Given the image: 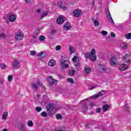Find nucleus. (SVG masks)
I'll list each match as a JSON object with an SVG mask.
<instances>
[{"label":"nucleus","mask_w":131,"mask_h":131,"mask_svg":"<svg viewBox=\"0 0 131 131\" xmlns=\"http://www.w3.org/2000/svg\"><path fill=\"white\" fill-rule=\"evenodd\" d=\"M53 33H54V31H52Z\"/></svg>","instance_id":"nucleus-56"},{"label":"nucleus","mask_w":131,"mask_h":131,"mask_svg":"<svg viewBox=\"0 0 131 131\" xmlns=\"http://www.w3.org/2000/svg\"><path fill=\"white\" fill-rule=\"evenodd\" d=\"M12 66L14 69H18L20 67V62L17 59H15L12 62Z\"/></svg>","instance_id":"nucleus-5"},{"label":"nucleus","mask_w":131,"mask_h":131,"mask_svg":"<svg viewBox=\"0 0 131 131\" xmlns=\"http://www.w3.org/2000/svg\"><path fill=\"white\" fill-rule=\"evenodd\" d=\"M78 59V57L75 56L74 57L72 58V61L73 62H77V59Z\"/></svg>","instance_id":"nucleus-31"},{"label":"nucleus","mask_w":131,"mask_h":131,"mask_svg":"<svg viewBox=\"0 0 131 131\" xmlns=\"http://www.w3.org/2000/svg\"><path fill=\"white\" fill-rule=\"evenodd\" d=\"M27 3H30L31 0H25Z\"/></svg>","instance_id":"nucleus-52"},{"label":"nucleus","mask_w":131,"mask_h":131,"mask_svg":"<svg viewBox=\"0 0 131 131\" xmlns=\"http://www.w3.org/2000/svg\"><path fill=\"white\" fill-rule=\"evenodd\" d=\"M128 68L127 64H121L119 66V70L120 71H124V70H126Z\"/></svg>","instance_id":"nucleus-11"},{"label":"nucleus","mask_w":131,"mask_h":131,"mask_svg":"<svg viewBox=\"0 0 131 131\" xmlns=\"http://www.w3.org/2000/svg\"><path fill=\"white\" fill-rule=\"evenodd\" d=\"M0 67L1 69H3V70H5L6 68H7V66L6 65V64L4 63H1L0 64Z\"/></svg>","instance_id":"nucleus-24"},{"label":"nucleus","mask_w":131,"mask_h":131,"mask_svg":"<svg viewBox=\"0 0 131 131\" xmlns=\"http://www.w3.org/2000/svg\"><path fill=\"white\" fill-rule=\"evenodd\" d=\"M57 6L59 9H62V10H67V7L65 6V4L63 2L59 1L57 3Z\"/></svg>","instance_id":"nucleus-9"},{"label":"nucleus","mask_w":131,"mask_h":131,"mask_svg":"<svg viewBox=\"0 0 131 131\" xmlns=\"http://www.w3.org/2000/svg\"><path fill=\"white\" fill-rule=\"evenodd\" d=\"M37 85H41V83H40V82H39V81H37V84H35L34 83H32V88L34 89V90H35L36 91L38 89Z\"/></svg>","instance_id":"nucleus-14"},{"label":"nucleus","mask_w":131,"mask_h":131,"mask_svg":"<svg viewBox=\"0 0 131 131\" xmlns=\"http://www.w3.org/2000/svg\"><path fill=\"white\" fill-rule=\"evenodd\" d=\"M71 28V26L69 23L66 24L63 27V29L67 31L69 30Z\"/></svg>","instance_id":"nucleus-16"},{"label":"nucleus","mask_w":131,"mask_h":131,"mask_svg":"<svg viewBox=\"0 0 131 131\" xmlns=\"http://www.w3.org/2000/svg\"><path fill=\"white\" fill-rule=\"evenodd\" d=\"M23 36H24V34L22 32H18L15 35V38L17 40H21L22 38H23Z\"/></svg>","instance_id":"nucleus-8"},{"label":"nucleus","mask_w":131,"mask_h":131,"mask_svg":"<svg viewBox=\"0 0 131 131\" xmlns=\"http://www.w3.org/2000/svg\"><path fill=\"white\" fill-rule=\"evenodd\" d=\"M94 25L96 27H98L99 26V23L97 20H94Z\"/></svg>","instance_id":"nucleus-41"},{"label":"nucleus","mask_w":131,"mask_h":131,"mask_svg":"<svg viewBox=\"0 0 131 131\" xmlns=\"http://www.w3.org/2000/svg\"><path fill=\"white\" fill-rule=\"evenodd\" d=\"M101 34H102L103 35H107V34H108V33L107 32V31L102 30L101 31Z\"/></svg>","instance_id":"nucleus-38"},{"label":"nucleus","mask_w":131,"mask_h":131,"mask_svg":"<svg viewBox=\"0 0 131 131\" xmlns=\"http://www.w3.org/2000/svg\"><path fill=\"white\" fill-rule=\"evenodd\" d=\"M39 40H41V41H43L45 40V38L43 36H40L39 38Z\"/></svg>","instance_id":"nucleus-37"},{"label":"nucleus","mask_w":131,"mask_h":131,"mask_svg":"<svg viewBox=\"0 0 131 131\" xmlns=\"http://www.w3.org/2000/svg\"><path fill=\"white\" fill-rule=\"evenodd\" d=\"M41 115L42 117H47V116H48V114L46 112H42L41 113Z\"/></svg>","instance_id":"nucleus-29"},{"label":"nucleus","mask_w":131,"mask_h":131,"mask_svg":"<svg viewBox=\"0 0 131 131\" xmlns=\"http://www.w3.org/2000/svg\"><path fill=\"white\" fill-rule=\"evenodd\" d=\"M36 110L37 112H40V111H41V107H36Z\"/></svg>","instance_id":"nucleus-42"},{"label":"nucleus","mask_w":131,"mask_h":131,"mask_svg":"<svg viewBox=\"0 0 131 131\" xmlns=\"http://www.w3.org/2000/svg\"><path fill=\"white\" fill-rule=\"evenodd\" d=\"M56 51H60L61 50V46L58 45L55 47Z\"/></svg>","instance_id":"nucleus-35"},{"label":"nucleus","mask_w":131,"mask_h":131,"mask_svg":"<svg viewBox=\"0 0 131 131\" xmlns=\"http://www.w3.org/2000/svg\"><path fill=\"white\" fill-rule=\"evenodd\" d=\"M36 12H37V13H40V9H37Z\"/></svg>","instance_id":"nucleus-51"},{"label":"nucleus","mask_w":131,"mask_h":131,"mask_svg":"<svg viewBox=\"0 0 131 131\" xmlns=\"http://www.w3.org/2000/svg\"><path fill=\"white\" fill-rule=\"evenodd\" d=\"M82 109L83 111H86V110H88V106H86V104H85V103H84L83 104Z\"/></svg>","instance_id":"nucleus-23"},{"label":"nucleus","mask_w":131,"mask_h":131,"mask_svg":"<svg viewBox=\"0 0 131 131\" xmlns=\"http://www.w3.org/2000/svg\"><path fill=\"white\" fill-rule=\"evenodd\" d=\"M93 5H95V2H94L92 4Z\"/></svg>","instance_id":"nucleus-55"},{"label":"nucleus","mask_w":131,"mask_h":131,"mask_svg":"<svg viewBox=\"0 0 131 131\" xmlns=\"http://www.w3.org/2000/svg\"><path fill=\"white\" fill-rule=\"evenodd\" d=\"M69 49L71 54H73V53H74V52H75V49H74V47L71 46H70L69 47Z\"/></svg>","instance_id":"nucleus-20"},{"label":"nucleus","mask_w":131,"mask_h":131,"mask_svg":"<svg viewBox=\"0 0 131 131\" xmlns=\"http://www.w3.org/2000/svg\"><path fill=\"white\" fill-rule=\"evenodd\" d=\"M48 81L50 82L51 85H55L58 83V80L53 79L52 76H49L48 78Z\"/></svg>","instance_id":"nucleus-6"},{"label":"nucleus","mask_w":131,"mask_h":131,"mask_svg":"<svg viewBox=\"0 0 131 131\" xmlns=\"http://www.w3.org/2000/svg\"><path fill=\"white\" fill-rule=\"evenodd\" d=\"M65 21V19H64V18H63L61 16L59 17L57 19V22L58 24H63V23H64V21Z\"/></svg>","instance_id":"nucleus-13"},{"label":"nucleus","mask_w":131,"mask_h":131,"mask_svg":"<svg viewBox=\"0 0 131 131\" xmlns=\"http://www.w3.org/2000/svg\"><path fill=\"white\" fill-rule=\"evenodd\" d=\"M74 65L75 67H78V66H79V63L76 61H74Z\"/></svg>","instance_id":"nucleus-40"},{"label":"nucleus","mask_w":131,"mask_h":131,"mask_svg":"<svg viewBox=\"0 0 131 131\" xmlns=\"http://www.w3.org/2000/svg\"><path fill=\"white\" fill-rule=\"evenodd\" d=\"M105 93V91L102 90L99 92H98L97 94H95L91 97L92 99H98V98H100V97H102L103 95H104Z\"/></svg>","instance_id":"nucleus-4"},{"label":"nucleus","mask_w":131,"mask_h":131,"mask_svg":"<svg viewBox=\"0 0 131 131\" xmlns=\"http://www.w3.org/2000/svg\"><path fill=\"white\" fill-rule=\"evenodd\" d=\"M126 37L127 39H131V33L126 35Z\"/></svg>","instance_id":"nucleus-32"},{"label":"nucleus","mask_w":131,"mask_h":131,"mask_svg":"<svg viewBox=\"0 0 131 131\" xmlns=\"http://www.w3.org/2000/svg\"><path fill=\"white\" fill-rule=\"evenodd\" d=\"M84 101H90L89 99H85L84 100Z\"/></svg>","instance_id":"nucleus-53"},{"label":"nucleus","mask_w":131,"mask_h":131,"mask_svg":"<svg viewBox=\"0 0 131 131\" xmlns=\"http://www.w3.org/2000/svg\"><path fill=\"white\" fill-rule=\"evenodd\" d=\"M5 36H6L5 34H0V38H4V37H5Z\"/></svg>","instance_id":"nucleus-46"},{"label":"nucleus","mask_w":131,"mask_h":131,"mask_svg":"<svg viewBox=\"0 0 131 131\" xmlns=\"http://www.w3.org/2000/svg\"><path fill=\"white\" fill-rule=\"evenodd\" d=\"M90 105H91V106H95V104L94 103H93V102H91L90 103Z\"/></svg>","instance_id":"nucleus-49"},{"label":"nucleus","mask_w":131,"mask_h":131,"mask_svg":"<svg viewBox=\"0 0 131 131\" xmlns=\"http://www.w3.org/2000/svg\"><path fill=\"white\" fill-rule=\"evenodd\" d=\"M92 71L91 68L90 67H86L84 69V74L85 75H88V74H90V73Z\"/></svg>","instance_id":"nucleus-15"},{"label":"nucleus","mask_w":131,"mask_h":131,"mask_svg":"<svg viewBox=\"0 0 131 131\" xmlns=\"http://www.w3.org/2000/svg\"><path fill=\"white\" fill-rule=\"evenodd\" d=\"M30 53L31 55H32V56H34V55H36V52L34 51H31Z\"/></svg>","instance_id":"nucleus-39"},{"label":"nucleus","mask_w":131,"mask_h":131,"mask_svg":"<svg viewBox=\"0 0 131 131\" xmlns=\"http://www.w3.org/2000/svg\"><path fill=\"white\" fill-rule=\"evenodd\" d=\"M106 14L107 15V16H110V18H111V14H110L109 10H107V11H106Z\"/></svg>","instance_id":"nucleus-43"},{"label":"nucleus","mask_w":131,"mask_h":131,"mask_svg":"<svg viewBox=\"0 0 131 131\" xmlns=\"http://www.w3.org/2000/svg\"><path fill=\"white\" fill-rule=\"evenodd\" d=\"M19 127L20 128V129L23 131H26V127H25V126L23 124H21L20 126H19Z\"/></svg>","instance_id":"nucleus-25"},{"label":"nucleus","mask_w":131,"mask_h":131,"mask_svg":"<svg viewBox=\"0 0 131 131\" xmlns=\"http://www.w3.org/2000/svg\"><path fill=\"white\" fill-rule=\"evenodd\" d=\"M8 81H12L13 80V76L9 75L8 77Z\"/></svg>","instance_id":"nucleus-34"},{"label":"nucleus","mask_w":131,"mask_h":131,"mask_svg":"<svg viewBox=\"0 0 131 131\" xmlns=\"http://www.w3.org/2000/svg\"><path fill=\"white\" fill-rule=\"evenodd\" d=\"M48 64H49V66L53 67V66H54V65H55L56 64V61H55V60H54V59H51L49 61Z\"/></svg>","instance_id":"nucleus-18"},{"label":"nucleus","mask_w":131,"mask_h":131,"mask_svg":"<svg viewBox=\"0 0 131 131\" xmlns=\"http://www.w3.org/2000/svg\"><path fill=\"white\" fill-rule=\"evenodd\" d=\"M96 54V50L95 49H92L91 51V54L88 53H85L84 54V56L87 59H90L91 61H96L97 57L95 55Z\"/></svg>","instance_id":"nucleus-1"},{"label":"nucleus","mask_w":131,"mask_h":131,"mask_svg":"<svg viewBox=\"0 0 131 131\" xmlns=\"http://www.w3.org/2000/svg\"><path fill=\"white\" fill-rule=\"evenodd\" d=\"M2 131H8V130L6 128H5Z\"/></svg>","instance_id":"nucleus-54"},{"label":"nucleus","mask_w":131,"mask_h":131,"mask_svg":"<svg viewBox=\"0 0 131 131\" xmlns=\"http://www.w3.org/2000/svg\"><path fill=\"white\" fill-rule=\"evenodd\" d=\"M68 82H70L72 84H73L74 83V82L73 81V79L72 78H69L68 79Z\"/></svg>","instance_id":"nucleus-33"},{"label":"nucleus","mask_w":131,"mask_h":131,"mask_svg":"<svg viewBox=\"0 0 131 131\" xmlns=\"http://www.w3.org/2000/svg\"><path fill=\"white\" fill-rule=\"evenodd\" d=\"M60 66L62 68H68L69 67V59L64 56L61 57L60 60Z\"/></svg>","instance_id":"nucleus-2"},{"label":"nucleus","mask_w":131,"mask_h":131,"mask_svg":"<svg viewBox=\"0 0 131 131\" xmlns=\"http://www.w3.org/2000/svg\"><path fill=\"white\" fill-rule=\"evenodd\" d=\"M95 88H97V86H92L91 88H90V91H92V90L95 89Z\"/></svg>","instance_id":"nucleus-48"},{"label":"nucleus","mask_w":131,"mask_h":131,"mask_svg":"<svg viewBox=\"0 0 131 131\" xmlns=\"http://www.w3.org/2000/svg\"><path fill=\"white\" fill-rule=\"evenodd\" d=\"M28 126H33V122H32V121H29L28 122Z\"/></svg>","instance_id":"nucleus-36"},{"label":"nucleus","mask_w":131,"mask_h":131,"mask_svg":"<svg viewBox=\"0 0 131 131\" xmlns=\"http://www.w3.org/2000/svg\"><path fill=\"white\" fill-rule=\"evenodd\" d=\"M121 48H122V49H125L127 48V45L124 43H122L121 44Z\"/></svg>","instance_id":"nucleus-26"},{"label":"nucleus","mask_w":131,"mask_h":131,"mask_svg":"<svg viewBox=\"0 0 131 131\" xmlns=\"http://www.w3.org/2000/svg\"><path fill=\"white\" fill-rule=\"evenodd\" d=\"M109 108H110V106L108 104H105L103 106L102 109L103 111L106 112Z\"/></svg>","instance_id":"nucleus-19"},{"label":"nucleus","mask_w":131,"mask_h":131,"mask_svg":"<svg viewBox=\"0 0 131 131\" xmlns=\"http://www.w3.org/2000/svg\"><path fill=\"white\" fill-rule=\"evenodd\" d=\"M110 22L112 23V24H114V21H113V19H112V17L111 16V19H109Z\"/></svg>","instance_id":"nucleus-44"},{"label":"nucleus","mask_w":131,"mask_h":131,"mask_svg":"<svg viewBox=\"0 0 131 131\" xmlns=\"http://www.w3.org/2000/svg\"><path fill=\"white\" fill-rule=\"evenodd\" d=\"M99 69L100 72H106V73H110V69L109 68H107L102 65H99Z\"/></svg>","instance_id":"nucleus-3"},{"label":"nucleus","mask_w":131,"mask_h":131,"mask_svg":"<svg viewBox=\"0 0 131 131\" xmlns=\"http://www.w3.org/2000/svg\"><path fill=\"white\" fill-rule=\"evenodd\" d=\"M131 60V56L129 54H126L123 57V61L125 62V63H130Z\"/></svg>","instance_id":"nucleus-7"},{"label":"nucleus","mask_w":131,"mask_h":131,"mask_svg":"<svg viewBox=\"0 0 131 131\" xmlns=\"http://www.w3.org/2000/svg\"><path fill=\"white\" fill-rule=\"evenodd\" d=\"M46 16H48V11H45V12L42 13L41 18L42 19V18H45Z\"/></svg>","instance_id":"nucleus-27"},{"label":"nucleus","mask_w":131,"mask_h":131,"mask_svg":"<svg viewBox=\"0 0 131 131\" xmlns=\"http://www.w3.org/2000/svg\"><path fill=\"white\" fill-rule=\"evenodd\" d=\"M56 118L57 119H62V116H61V114H58L56 115Z\"/></svg>","instance_id":"nucleus-30"},{"label":"nucleus","mask_w":131,"mask_h":131,"mask_svg":"<svg viewBox=\"0 0 131 131\" xmlns=\"http://www.w3.org/2000/svg\"><path fill=\"white\" fill-rule=\"evenodd\" d=\"M111 36L112 37H115V34L113 32H112L111 33Z\"/></svg>","instance_id":"nucleus-45"},{"label":"nucleus","mask_w":131,"mask_h":131,"mask_svg":"<svg viewBox=\"0 0 131 131\" xmlns=\"http://www.w3.org/2000/svg\"><path fill=\"white\" fill-rule=\"evenodd\" d=\"M8 116V112H5L3 115V119L4 120H6L7 119V117Z\"/></svg>","instance_id":"nucleus-22"},{"label":"nucleus","mask_w":131,"mask_h":131,"mask_svg":"<svg viewBox=\"0 0 131 131\" xmlns=\"http://www.w3.org/2000/svg\"><path fill=\"white\" fill-rule=\"evenodd\" d=\"M82 14V12L80 10H74L73 11V15L74 17H79Z\"/></svg>","instance_id":"nucleus-12"},{"label":"nucleus","mask_w":131,"mask_h":131,"mask_svg":"<svg viewBox=\"0 0 131 131\" xmlns=\"http://www.w3.org/2000/svg\"><path fill=\"white\" fill-rule=\"evenodd\" d=\"M9 20L10 22H14L16 20V16L14 14H11L9 16Z\"/></svg>","instance_id":"nucleus-17"},{"label":"nucleus","mask_w":131,"mask_h":131,"mask_svg":"<svg viewBox=\"0 0 131 131\" xmlns=\"http://www.w3.org/2000/svg\"><path fill=\"white\" fill-rule=\"evenodd\" d=\"M116 63H117V60L116 59V58L115 57L113 56L111 59V65L113 67H115V66L116 65Z\"/></svg>","instance_id":"nucleus-10"},{"label":"nucleus","mask_w":131,"mask_h":131,"mask_svg":"<svg viewBox=\"0 0 131 131\" xmlns=\"http://www.w3.org/2000/svg\"><path fill=\"white\" fill-rule=\"evenodd\" d=\"M69 75H74L75 74V70H71L69 72Z\"/></svg>","instance_id":"nucleus-28"},{"label":"nucleus","mask_w":131,"mask_h":131,"mask_svg":"<svg viewBox=\"0 0 131 131\" xmlns=\"http://www.w3.org/2000/svg\"><path fill=\"white\" fill-rule=\"evenodd\" d=\"M38 56L45 58V57H47V53L46 52H41L38 54Z\"/></svg>","instance_id":"nucleus-21"},{"label":"nucleus","mask_w":131,"mask_h":131,"mask_svg":"<svg viewBox=\"0 0 131 131\" xmlns=\"http://www.w3.org/2000/svg\"><path fill=\"white\" fill-rule=\"evenodd\" d=\"M48 107L49 108V109L50 110H51V109H52V106H51V105H48Z\"/></svg>","instance_id":"nucleus-50"},{"label":"nucleus","mask_w":131,"mask_h":131,"mask_svg":"<svg viewBox=\"0 0 131 131\" xmlns=\"http://www.w3.org/2000/svg\"><path fill=\"white\" fill-rule=\"evenodd\" d=\"M96 112L97 113H100V112H101V108H97L96 109Z\"/></svg>","instance_id":"nucleus-47"}]
</instances>
